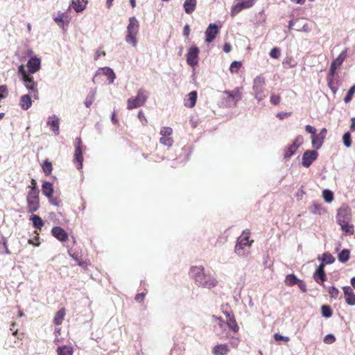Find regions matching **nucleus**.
I'll return each instance as SVG.
<instances>
[{
  "instance_id": "1",
  "label": "nucleus",
  "mask_w": 355,
  "mask_h": 355,
  "mask_svg": "<svg viewBox=\"0 0 355 355\" xmlns=\"http://www.w3.org/2000/svg\"><path fill=\"white\" fill-rule=\"evenodd\" d=\"M189 275L196 284L205 288L211 289L217 285V280L210 273L206 272L202 266H192L189 270Z\"/></svg>"
},
{
  "instance_id": "2",
  "label": "nucleus",
  "mask_w": 355,
  "mask_h": 355,
  "mask_svg": "<svg viewBox=\"0 0 355 355\" xmlns=\"http://www.w3.org/2000/svg\"><path fill=\"white\" fill-rule=\"evenodd\" d=\"M250 231L245 230L237 239L234 252L240 257H247L250 254L253 241L249 240Z\"/></svg>"
},
{
  "instance_id": "3",
  "label": "nucleus",
  "mask_w": 355,
  "mask_h": 355,
  "mask_svg": "<svg viewBox=\"0 0 355 355\" xmlns=\"http://www.w3.org/2000/svg\"><path fill=\"white\" fill-rule=\"evenodd\" d=\"M139 24L135 17H131L129 18V23L127 26L126 35L125 41L135 47L137 44V35L139 33Z\"/></svg>"
},
{
  "instance_id": "4",
  "label": "nucleus",
  "mask_w": 355,
  "mask_h": 355,
  "mask_svg": "<svg viewBox=\"0 0 355 355\" xmlns=\"http://www.w3.org/2000/svg\"><path fill=\"white\" fill-rule=\"evenodd\" d=\"M266 78L262 75L256 76L253 80L252 91L254 98L260 102L266 97Z\"/></svg>"
},
{
  "instance_id": "5",
  "label": "nucleus",
  "mask_w": 355,
  "mask_h": 355,
  "mask_svg": "<svg viewBox=\"0 0 355 355\" xmlns=\"http://www.w3.org/2000/svg\"><path fill=\"white\" fill-rule=\"evenodd\" d=\"M148 98V92L144 89H139L135 97H131L128 99V110H132L144 105Z\"/></svg>"
},
{
  "instance_id": "6",
  "label": "nucleus",
  "mask_w": 355,
  "mask_h": 355,
  "mask_svg": "<svg viewBox=\"0 0 355 355\" xmlns=\"http://www.w3.org/2000/svg\"><path fill=\"white\" fill-rule=\"evenodd\" d=\"M242 87H237L233 90H226L223 94L226 95L225 102L227 106H236L237 102L242 98Z\"/></svg>"
},
{
  "instance_id": "7",
  "label": "nucleus",
  "mask_w": 355,
  "mask_h": 355,
  "mask_svg": "<svg viewBox=\"0 0 355 355\" xmlns=\"http://www.w3.org/2000/svg\"><path fill=\"white\" fill-rule=\"evenodd\" d=\"M21 80L23 81L24 85L29 92V93L32 94L33 97L35 99H38L39 92L37 88V83L34 80V78L31 74L25 76L21 79Z\"/></svg>"
},
{
  "instance_id": "8",
  "label": "nucleus",
  "mask_w": 355,
  "mask_h": 355,
  "mask_svg": "<svg viewBox=\"0 0 355 355\" xmlns=\"http://www.w3.org/2000/svg\"><path fill=\"white\" fill-rule=\"evenodd\" d=\"M351 219L352 211L350 207L346 204L342 205L337 211L336 220L338 223L350 221Z\"/></svg>"
},
{
  "instance_id": "9",
  "label": "nucleus",
  "mask_w": 355,
  "mask_h": 355,
  "mask_svg": "<svg viewBox=\"0 0 355 355\" xmlns=\"http://www.w3.org/2000/svg\"><path fill=\"white\" fill-rule=\"evenodd\" d=\"M105 76L109 80V83L112 84L114 83V80L116 78L115 73L113 70L110 67H103L100 68L95 73L94 77L93 78V82L96 83L97 79L101 76Z\"/></svg>"
},
{
  "instance_id": "10",
  "label": "nucleus",
  "mask_w": 355,
  "mask_h": 355,
  "mask_svg": "<svg viewBox=\"0 0 355 355\" xmlns=\"http://www.w3.org/2000/svg\"><path fill=\"white\" fill-rule=\"evenodd\" d=\"M199 49L196 46H191L187 53V62L191 67L196 66L198 64Z\"/></svg>"
},
{
  "instance_id": "11",
  "label": "nucleus",
  "mask_w": 355,
  "mask_h": 355,
  "mask_svg": "<svg viewBox=\"0 0 355 355\" xmlns=\"http://www.w3.org/2000/svg\"><path fill=\"white\" fill-rule=\"evenodd\" d=\"M347 56V51H343L337 57V58L331 64V67L329 69V73L330 76H334L336 73V69L343 64V61L346 58Z\"/></svg>"
},
{
  "instance_id": "12",
  "label": "nucleus",
  "mask_w": 355,
  "mask_h": 355,
  "mask_svg": "<svg viewBox=\"0 0 355 355\" xmlns=\"http://www.w3.org/2000/svg\"><path fill=\"white\" fill-rule=\"evenodd\" d=\"M75 153H74V160L78 162L77 168L80 169L83 167V150L81 147V139L80 138H76L75 143Z\"/></svg>"
},
{
  "instance_id": "13",
  "label": "nucleus",
  "mask_w": 355,
  "mask_h": 355,
  "mask_svg": "<svg viewBox=\"0 0 355 355\" xmlns=\"http://www.w3.org/2000/svg\"><path fill=\"white\" fill-rule=\"evenodd\" d=\"M219 32V27L216 24H210L205 31V42H211Z\"/></svg>"
},
{
  "instance_id": "14",
  "label": "nucleus",
  "mask_w": 355,
  "mask_h": 355,
  "mask_svg": "<svg viewBox=\"0 0 355 355\" xmlns=\"http://www.w3.org/2000/svg\"><path fill=\"white\" fill-rule=\"evenodd\" d=\"M254 4V0H246L243 2L238 3L232 7L231 10V15L234 16L240 12L242 10L252 7Z\"/></svg>"
},
{
  "instance_id": "15",
  "label": "nucleus",
  "mask_w": 355,
  "mask_h": 355,
  "mask_svg": "<svg viewBox=\"0 0 355 355\" xmlns=\"http://www.w3.org/2000/svg\"><path fill=\"white\" fill-rule=\"evenodd\" d=\"M318 153L315 150H307L302 155V164L309 167L317 158Z\"/></svg>"
},
{
  "instance_id": "16",
  "label": "nucleus",
  "mask_w": 355,
  "mask_h": 355,
  "mask_svg": "<svg viewBox=\"0 0 355 355\" xmlns=\"http://www.w3.org/2000/svg\"><path fill=\"white\" fill-rule=\"evenodd\" d=\"M313 279L317 283L320 284H322L323 282L327 279V276L324 272V263H322L319 265L313 274Z\"/></svg>"
},
{
  "instance_id": "17",
  "label": "nucleus",
  "mask_w": 355,
  "mask_h": 355,
  "mask_svg": "<svg viewBox=\"0 0 355 355\" xmlns=\"http://www.w3.org/2000/svg\"><path fill=\"white\" fill-rule=\"evenodd\" d=\"M41 66V60L37 57H32L27 62V67L30 74L35 73L40 70Z\"/></svg>"
},
{
  "instance_id": "18",
  "label": "nucleus",
  "mask_w": 355,
  "mask_h": 355,
  "mask_svg": "<svg viewBox=\"0 0 355 355\" xmlns=\"http://www.w3.org/2000/svg\"><path fill=\"white\" fill-rule=\"evenodd\" d=\"M51 233L58 240L64 242L68 239V234L65 230L60 227H54L51 230Z\"/></svg>"
},
{
  "instance_id": "19",
  "label": "nucleus",
  "mask_w": 355,
  "mask_h": 355,
  "mask_svg": "<svg viewBox=\"0 0 355 355\" xmlns=\"http://www.w3.org/2000/svg\"><path fill=\"white\" fill-rule=\"evenodd\" d=\"M346 303L350 306L355 305V294L350 286H344L343 288Z\"/></svg>"
},
{
  "instance_id": "20",
  "label": "nucleus",
  "mask_w": 355,
  "mask_h": 355,
  "mask_svg": "<svg viewBox=\"0 0 355 355\" xmlns=\"http://www.w3.org/2000/svg\"><path fill=\"white\" fill-rule=\"evenodd\" d=\"M59 121L58 117L55 114L49 116L47 120V125L56 135H59Z\"/></svg>"
},
{
  "instance_id": "21",
  "label": "nucleus",
  "mask_w": 355,
  "mask_h": 355,
  "mask_svg": "<svg viewBox=\"0 0 355 355\" xmlns=\"http://www.w3.org/2000/svg\"><path fill=\"white\" fill-rule=\"evenodd\" d=\"M302 137H298L296 139L295 142L292 144L288 148V149L286 150L285 154H284V158H286V159L290 158L291 156H293L295 154L296 150L297 149V148L299 146V144L302 142Z\"/></svg>"
},
{
  "instance_id": "22",
  "label": "nucleus",
  "mask_w": 355,
  "mask_h": 355,
  "mask_svg": "<svg viewBox=\"0 0 355 355\" xmlns=\"http://www.w3.org/2000/svg\"><path fill=\"white\" fill-rule=\"evenodd\" d=\"M32 105V100L29 94L22 95L19 100V106L24 110H28Z\"/></svg>"
},
{
  "instance_id": "23",
  "label": "nucleus",
  "mask_w": 355,
  "mask_h": 355,
  "mask_svg": "<svg viewBox=\"0 0 355 355\" xmlns=\"http://www.w3.org/2000/svg\"><path fill=\"white\" fill-rule=\"evenodd\" d=\"M27 209L29 213H33L40 207L39 198H27Z\"/></svg>"
},
{
  "instance_id": "24",
  "label": "nucleus",
  "mask_w": 355,
  "mask_h": 355,
  "mask_svg": "<svg viewBox=\"0 0 355 355\" xmlns=\"http://www.w3.org/2000/svg\"><path fill=\"white\" fill-rule=\"evenodd\" d=\"M197 100V92L193 91L188 94V97L184 99V105L187 107H193Z\"/></svg>"
},
{
  "instance_id": "25",
  "label": "nucleus",
  "mask_w": 355,
  "mask_h": 355,
  "mask_svg": "<svg viewBox=\"0 0 355 355\" xmlns=\"http://www.w3.org/2000/svg\"><path fill=\"white\" fill-rule=\"evenodd\" d=\"M225 314L227 316V324L228 325L229 328L234 332H237L239 327L234 318V316L230 313H228L227 312H226Z\"/></svg>"
},
{
  "instance_id": "26",
  "label": "nucleus",
  "mask_w": 355,
  "mask_h": 355,
  "mask_svg": "<svg viewBox=\"0 0 355 355\" xmlns=\"http://www.w3.org/2000/svg\"><path fill=\"white\" fill-rule=\"evenodd\" d=\"M230 349L226 344H220L216 345L213 349L212 353L214 355H226Z\"/></svg>"
},
{
  "instance_id": "27",
  "label": "nucleus",
  "mask_w": 355,
  "mask_h": 355,
  "mask_svg": "<svg viewBox=\"0 0 355 355\" xmlns=\"http://www.w3.org/2000/svg\"><path fill=\"white\" fill-rule=\"evenodd\" d=\"M87 3L85 0H72L71 6L77 12H79L85 8Z\"/></svg>"
},
{
  "instance_id": "28",
  "label": "nucleus",
  "mask_w": 355,
  "mask_h": 355,
  "mask_svg": "<svg viewBox=\"0 0 355 355\" xmlns=\"http://www.w3.org/2000/svg\"><path fill=\"white\" fill-rule=\"evenodd\" d=\"M196 0H185L184 3V11L187 14H191L196 9Z\"/></svg>"
},
{
  "instance_id": "29",
  "label": "nucleus",
  "mask_w": 355,
  "mask_h": 355,
  "mask_svg": "<svg viewBox=\"0 0 355 355\" xmlns=\"http://www.w3.org/2000/svg\"><path fill=\"white\" fill-rule=\"evenodd\" d=\"M42 191L47 198L50 197L53 192V187L49 182H44L42 186Z\"/></svg>"
},
{
  "instance_id": "30",
  "label": "nucleus",
  "mask_w": 355,
  "mask_h": 355,
  "mask_svg": "<svg viewBox=\"0 0 355 355\" xmlns=\"http://www.w3.org/2000/svg\"><path fill=\"white\" fill-rule=\"evenodd\" d=\"M58 355H73V349L71 346L64 345L57 349Z\"/></svg>"
},
{
  "instance_id": "31",
  "label": "nucleus",
  "mask_w": 355,
  "mask_h": 355,
  "mask_svg": "<svg viewBox=\"0 0 355 355\" xmlns=\"http://www.w3.org/2000/svg\"><path fill=\"white\" fill-rule=\"evenodd\" d=\"M65 315V309L64 308L60 309L56 313L53 319V322L56 325L62 324Z\"/></svg>"
},
{
  "instance_id": "32",
  "label": "nucleus",
  "mask_w": 355,
  "mask_h": 355,
  "mask_svg": "<svg viewBox=\"0 0 355 355\" xmlns=\"http://www.w3.org/2000/svg\"><path fill=\"white\" fill-rule=\"evenodd\" d=\"M318 260L324 264H331L335 261V258L329 252H324L322 257H318Z\"/></svg>"
},
{
  "instance_id": "33",
  "label": "nucleus",
  "mask_w": 355,
  "mask_h": 355,
  "mask_svg": "<svg viewBox=\"0 0 355 355\" xmlns=\"http://www.w3.org/2000/svg\"><path fill=\"white\" fill-rule=\"evenodd\" d=\"M31 220L33 222L34 227H35L36 229H41L42 227L44 225V222L42 219L37 215H32L31 216Z\"/></svg>"
},
{
  "instance_id": "34",
  "label": "nucleus",
  "mask_w": 355,
  "mask_h": 355,
  "mask_svg": "<svg viewBox=\"0 0 355 355\" xmlns=\"http://www.w3.org/2000/svg\"><path fill=\"white\" fill-rule=\"evenodd\" d=\"M350 251L347 249L343 250L338 256L340 262L345 263L349 259Z\"/></svg>"
},
{
  "instance_id": "35",
  "label": "nucleus",
  "mask_w": 355,
  "mask_h": 355,
  "mask_svg": "<svg viewBox=\"0 0 355 355\" xmlns=\"http://www.w3.org/2000/svg\"><path fill=\"white\" fill-rule=\"evenodd\" d=\"M349 222L350 221L338 223V224L340 225L343 231L345 232L346 233H347L349 234H354V227L352 225L349 224Z\"/></svg>"
},
{
  "instance_id": "36",
  "label": "nucleus",
  "mask_w": 355,
  "mask_h": 355,
  "mask_svg": "<svg viewBox=\"0 0 355 355\" xmlns=\"http://www.w3.org/2000/svg\"><path fill=\"white\" fill-rule=\"evenodd\" d=\"M95 96H96V90L95 89L91 90L85 101V105L87 107H89L92 105V104L94 103V101L95 100Z\"/></svg>"
},
{
  "instance_id": "37",
  "label": "nucleus",
  "mask_w": 355,
  "mask_h": 355,
  "mask_svg": "<svg viewBox=\"0 0 355 355\" xmlns=\"http://www.w3.org/2000/svg\"><path fill=\"white\" fill-rule=\"evenodd\" d=\"M298 280H299V279H297L295 275H293V274L288 275L285 279V284L287 286H293L295 284H297Z\"/></svg>"
},
{
  "instance_id": "38",
  "label": "nucleus",
  "mask_w": 355,
  "mask_h": 355,
  "mask_svg": "<svg viewBox=\"0 0 355 355\" xmlns=\"http://www.w3.org/2000/svg\"><path fill=\"white\" fill-rule=\"evenodd\" d=\"M42 170L46 175L51 173L53 170L52 164L48 159L45 160L42 165Z\"/></svg>"
},
{
  "instance_id": "39",
  "label": "nucleus",
  "mask_w": 355,
  "mask_h": 355,
  "mask_svg": "<svg viewBox=\"0 0 355 355\" xmlns=\"http://www.w3.org/2000/svg\"><path fill=\"white\" fill-rule=\"evenodd\" d=\"M322 196H323L324 200L328 203L331 202L334 200V193L331 191H330L329 189H324L323 191Z\"/></svg>"
},
{
  "instance_id": "40",
  "label": "nucleus",
  "mask_w": 355,
  "mask_h": 355,
  "mask_svg": "<svg viewBox=\"0 0 355 355\" xmlns=\"http://www.w3.org/2000/svg\"><path fill=\"white\" fill-rule=\"evenodd\" d=\"M311 139H312L313 147L316 149H319L322 145V143H323L322 139L318 137H316L315 135H312Z\"/></svg>"
},
{
  "instance_id": "41",
  "label": "nucleus",
  "mask_w": 355,
  "mask_h": 355,
  "mask_svg": "<svg viewBox=\"0 0 355 355\" xmlns=\"http://www.w3.org/2000/svg\"><path fill=\"white\" fill-rule=\"evenodd\" d=\"M322 315L324 318H330L332 315V311L329 306L323 305L321 308Z\"/></svg>"
},
{
  "instance_id": "42",
  "label": "nucleus",
  "mask_w": 355,
  "mask_h": 355,
  "mask_svg": "<svg viewBox=\"0 0 355 355\" xmlns=\"http://www.w3.org/2000/svg\"><path fill=\"white\" fill-rule=\"evenodd\" d=\"M27 198H39V189L37 187H31L27 195Z\"/></svg>"
},
{
  "instance_id": "43",
  "label": "nucleus",
  "mask_w": 355,
  "mask_h": 355,
  "mask_svg": "<svg viewBox=\"0 0 355 355\" xmlns=\"http://www.w3.org/2000/svg\"><path fill=\"white\" fill-rule=\"evenodd\" d=\"M334 76H330V74L328 73L327 80L328 82L329 87H330V89L333 92V93L335 94L337 92L338 88L334 83V80H333Z\"/></svg>"
},
{
  "instance_id": "44",
  "label": "nucleus",
  "mask_w": 355,
  "mask_h": 355,
  "mask_svg": "<svg viewBox=\"0 0 355 355\" xmlns=\"http://www.w3.org/2000/svg\"><path fill=\"white\" fill-rule=\"evenodd\" d=\"M159 141L161 144H164V146H171L173 143V140L171 137H168V136H165V135L162 136V137L159 139Z\"/></svg>"
},
{
  "instance_id": "45",
  "label": "nucleus",
  "mask_w": 355,
  "mask_h": 355,
  "mask_svg": "<svg viewBox=\"0 0 355 355\" xmlns=\"http://www.w3.org/2000/svg\"><path fill=\"white\" fill-rule=\"evenodd\" d=\"M343 141L344 145L347 148H349L351 146V145H352L351 135L349 132H347L344 134V135L343 137Z\"/></svg>"
},
{
  "instance_id": "46",
  "label": "nucleus",
  "mask_w": 355,
  "mask_h": 355,
  "mask_svg": "<svg viewBox=\"0 0 355 355\" xmlns=\"http://www.w3.org/2000/svg\"><path fill=\"white\" fill-rule=\"evenodd\" d=\"M241 62L234 61L232 62V64L230 65V71L232 73H237L238 71L239 70V69L241 68Z\"/></svg>"
},
{
  "instance_id": "47",
  "label": "nucleus",
  "mask_w": 355,
  "mask_h": 355,
  "mask_svg": "<svg viewBox=\"0 0 355 355\" xmlns=\"http://www.w3.org/2000/svg\"><path fill=\"white\" fill-rule=\"evenodd\" d=\"M354 92H355V85L351 87L350 89H349L346 96L344 98L345 103H347L352 100Z\"/></svg>"
},
{
  "instance_id": "48",
  "label": "nucleus",
  "mask_w": 355,
  "mask_h": 355,
  "mask_svg": "<svg viewBox=\"0 0 355 355\" xmlns=\"http://www.w3.org/2000/svg\"><path fill=\"white\" fill-rule=\"evenodd\" d=\"M328 293L331 297L336 299L338 296L339 291L334 286H330L328 288Z\"/></svg>"
},
{
  "instance_id": "49",
  "label": "nucleus",
  "mask_w": 355,
  "mask_h": 355,
  "mask_svg": "<svg viewBox=\"0 0 355 355\" xmlns=\"http://www.w3.org/2000/svg\"><path fill=\"white\" fill-rule=\"evenodd\" d=\"M18 73L21 76V79L30 74V73L25 69L23 64L19 66Z\"/></svg>"
},
{
  "instance_id": "50",
  "label": "nucleus",
  "mask_w": 355,
  "mask_h": 355,
  "mask_svg": "<svg viewBox=\"0 0 355 355\" xmlns=\"http://www.w3.org/2000/svg\"><path fill=\"white\" fill-rule=\"evenodd\" d=\"M280 49L277 47L272 49V50L270 52V57L275 59L278 58L280 56Z\"/></svg>"
},
{
  "instance_id": "51",
  "label": "nucleus",
  "mask_w": 355,
  "mask_h": 355,
  "mask_svg": "<svg viewBox=\"0 0 355 355\" xmlns=\"http://www.w3.org/2000/svg\"><path fill=\"white\" fill-rule=\"evenodd\" d=\"M335 340H336V338L331 334H327V336H325L324 338V340H323L324 343L326 344H331V343H334Z\"/></svg>"
},
{
  "instance_id": "52",
  "label": "nucleus",
  "mask_w": 355,
  "mask_h": 355,
  "mask_svg": "<svg viewBox=\"0 0 355 355\" xmlns=\"http://www.w3.org/2000/svg\"><path fill=\"white\" fill-rule=\"evenodd\" d=\"M172 132H173L172 128H171L169 127H164L160 131V134L162 136L165 135V136L171 137Z\"/></svg>"
},
{
  "instance_id": "53",
  "label": "nucleus",
  "mask_w": 355,
  "mask_h": 355,
  "mask_svg": "<svg viewBox=\"0 0 355 355\" xmlns=\"http://www.w3.org/2000/svg\"><path fill=\"white\" fill-rule=\"evenodd\" d=\"M270 101L272 105H277L280 102V96L279 95L272 94L270 96Z\"/></svg>"
},
{
  "instance_id": "54",
  "label": "nucleus",
  "mask_w": 355,
  "mask_h": 355,
  "mask_svg": "<svg viewBox=\"0 0 355 355\" xmlns=\"http://www.w3.org/2000/svg\"><path fill=\"white\" fill-rule=\"evenodd\" d=\"M274 339L276 341L284 340L285 342H288L289 340V338L288 337L282 336V335H280L279 334H275L274 335Z\"/></svg>"
},
{
  "instance_id": "55",
  "label": "nucleus",
  "mask_w": 355,
  "mask_h": 355,
  "mask_svg": "<svg viewBox=\"0 0 355 355\" xmlns=\"http://www.w3.org/2000/svg\"><path fill=\"white\" fill-rule=\"evenodd\" d=\"M297 284L298 285L299 288L303 292L306 291V284L302 281L299 279Z\"/></svg>"
},
{
  "instance_id": "56",
  "label": "nucleus",
  "mask_w": 355,
  "mask_h": 355,
  "mask_svg": "<svg viewBox=\"0 0 355 355\" xmlns=\"http://www.w3.org/2000/svg\"><path fill=\"white\" fill-rule=\"evenodd\" d=\"M48 198L51 204L55 206H58L60 205V200L57 198L53 197L52 195L50 197H48Z\"/></svg>"
},
{
  "instance_id": "57",
  "label": "nucleus",
  "mask_w": 355,
  "mask_h": 355,
  "mask_svg": "<svg viewBox=\"0 0 355 355\" xmlns=\"http://www.w3.org/2000/svg\"><path fill=\"white\" fill-rule=\"evenodd\" d=\"M321 209H322L321 207L316 205H315L313 207L311 208V212L315 214H320Z\"/></svg>"
},
{
  "instance_id": "58",
  "label": "nucleus",
  "mask_w": 355,
  "mask_h": 355,
  "mask_svg": "<svg viewBox=\"0 0 355 355\" xmlns=\"http://www.w3.org/2000/svg\"><path fill=\"white\" fill-rule=\"evenodd\" d=\"M138 118L140 119V121H141V122L142 123L143 125H146L147 119L144 116V113L142 112V111H140L138 113Z\"/></svg>"
},
{
  "instance_id": "59",
  "label": "nucleus",
  "mask_w": 355,
  "mask_h": 355,
  "mask_svg": "<svg viewBox=\"0 0 355 355\" xmlns=\"http://www.w3.org/2000/svg\"><path fill=\"white\" fill-rule=\"evenodd\" d=\"M305 129L307 132L312 134V135H315L316 130L313 126L307 125H306Z\"/></svg>"
},
{
  "instance_id": "60",
  "label": "nucleus",
  "mask_w": 355,
  "mask_h": 355,
  "mask_svg": "<svg viewBox=\"0 0 355 355\" xmlns=\"http://www.w3.org/2000/svg\"><path fill=\"white\" fill-rule=\"evenodd\" d=\"M2 240H3L2 245H3V247L4 250H5V254H10V252L8 250V245H7V239L5 237H3L2 239Z\"/></svg>"
},
{
  "instance_id": "61",
  "label": "nucleus",
  "mask_w": 355,
  "mask_h": 355,
  "mask_svg": "<svg viewBox=\"0 0 355 355\" xmlns=\"http://www.w3.org/2000/svg\"><path fill=\"white\" fill-rule=\"evenodd\" d=\"M63 17H64L63 13H59L58 16L54 18V20L58 24H63Z\"/></svg>"
},
{
  "instance_id": "62",
  "label": "nucleus",
  "mask_w": 355,
  "mask_h": 355,
  "mask_svg": "<svg viewBox=\"0 0 355 355\" xmlns=\"http://www.w3.org/2000/svg\"><path fill=\"white\" fill-rule=\"evenodd\" d=\"M145 295H146V293H139L135 296V300L137 302H141V301H143Z\"/></svg>"
},
{
  "instance_id": "63",
  "label": "nucleus",
  "mask_w": 355,
  "mask_h": 355,
  "mask_svg": "<svg viewBox=\"0 0 355 355\" xmlns=\"http://www.w3.org/2000/svg\"><path fill=\"white\" fill-rule=\"evenodd\" d=\"M223 51L225 53H229L232 51V46L230 44L225 43L223 46Z\"/></svg>"
},
{
  "instance_id": "64",
  "label": "nucleus",
  "mask_w": 355,
  "mask_h": 355,
  "mask_svg": "<svg viewBox=\"0 0 355 355\" xmlns=\"http://www.w3.org/2000/svg\"><path fill=\"white\" fill-rule=\"evenodd\" d=\"M190 33V28L188 24L185 25L183 30V34L184 36L188 37Z\"/></svg>"
}]
</instances>
